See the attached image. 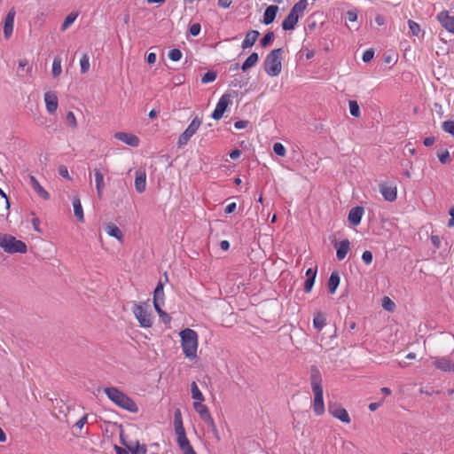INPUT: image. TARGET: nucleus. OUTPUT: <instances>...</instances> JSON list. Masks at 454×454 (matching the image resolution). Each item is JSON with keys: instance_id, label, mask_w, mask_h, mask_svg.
Masks as SVG:
<instances>
[{"instance_id": "nucleus-12", "label": "nucleus", "mask_w": 454, "mask_h": 454, "mask_svg": "<svg viewBox=\"0 0 454 454\" xmlns=\"http://www.w3.org/2000/svg\"><path fill=\"white\" fill-rule=\"evenodd\" d=\"M380 192L385 200L393 202L397 197V188L395 184L383 183L380 184Z\"/></svg>"}, {"instance_id": "nucleus-43", "label": "nucleus", "mask_w": 454, "mask_h": 454, "mask_svg": "<svg viewBox=\"0 0 454 454\" xmlns=\"http://www.w3.org/2000/svg\"><path fill=\"white\" fill-rule=\"evenodd\" d=\"M66 119H67V124L71 128L75 129L77 127V120H76L75 115H74V114L73 112H71V111L67 112Z\"/></svg>"}, {"instance_id": "nucleus-17", "label": "nucleus", "mask_w": 454, "mask_h": 454, "mask_svg": "<svg viewBox=\"0 0 454 454\" xmlns=\"http://www.w3.org/2000/svg\"><path fill=\"white\" fill-rule=\"evenodd\" d=\"M228 104H229L228 96L223 95L220 98L219 101L217 102L216 106L211 114V117L214 120H220L223 117L224 112L226 111Z\"/></svg>"}, {"instance_id": "nucleus-47", "label": "nucleus", "mask_w": 454, "mask_h": 454, "mask_svg": "<svg viewBox=\"0 0 454 454\" xmlns=\"http://www.w3.org/2000/svg\"><path fill=\"white\" fill-rule=\"evenodd\" d=\"M315 278L314 276L313 277H310V278H307L305 283H304V291L306 293H309L314 286V283H315Z\"/></svg>"}, {"instance_id": "nucleus-28", "label": "nucleus", "mask_w": 454, "mask_h": 454, "mask_svg": "<svg viewBox=\"0 0 454 454\" xmlns=\"http://www.w3.org/2000/svg\"><path fill=\"white\" fill-rule=\"evenodd\" d=\"M94 176H95L97 193H98V198H101L102 194H103V190L105 188L104 176L100 172V170L98 168L94 169Z\"/></svg>"}, {"instance_id": "nucleus-4", "label": "nucleus", "mask_w": 454, "mask_h": 454, "mask_svg": "<svg viewBox=\"0 0 454 454\" xmlns=\"http://www.w3.org/2000/svg\"><path fill=\"white\" fill-rule=\"evenodd\" d=\"M175 432L177 437V443L184 454H197L190 441L186 437L185 429L183 425L180 410H176L174 415Z\"/></svg>"}, {"instance_id": "nucleus-62", "label": "nucleus", "mask_w": 454, "mask_h": 454, "mask_svg": "<svg viewBox=\"0 0 454 454\" xmlns=\"http://www.w3.org/2000/svg\"><path fill=\"white\" fill-rule=\"evenodd\" d=\"M146 60L149 64H154L156 61V54L153 52H150L147 55Z\"/></svg>"}, {"instance_id": "nucleus-25", "label": "nucleus", "mask_w": 454, "mask_h": 454, "mask_svg": "<svg viewBox=\"0 0 454 454\" xmlns=\"http://www.w3.org/2000/svg\"><path fill=\"white\" fill-rule=\"evenodd\" d=\"M259 35H260V33L257 30L248 31L241 43L242 49L245 50V49L252 47L257 41Z\"/></svg>"}, {"instance_id": "nucleus-5", "label": "nucleus", "mask_w": 454, "mask_h": 454, "mask_svg": "<svg viewBox=\"0 0 454 454\" xmlns=\"http://www.w3.org/2000/svg\"><path fill=\"white\" fill-rule=\"evenodd\" d=\"M283 52L284 51L282 48H278L272 50L266 56L263 63V69L269 76L275 77L281 73Z\"/></svg>"}, {"instance_id": "nucleus-61", "label": "nucleus", "mask_w": 454, "mask_h": 454, "mask_svg": "<svg viewBox=\"0 0 454 454\" xmlns=\"http://www.w3.org/2000/svg\"><path fill=\"white\" fill-rule=\"evenodd\" d=\"M240 155H241V151L239 149H234L230 153V157L232 160H236V159L239 158Z\"/></svg>"}, {"instance_id": "nucleus-11", "label": "nucleus", "mask_w": 454, "mask_h": 454, "mask_svg": "<svg viewBox=\"0 0 454 454\" xmlns=\"http://www.w3.org/2000/svg\"><path fill=\"white\" fill-rule=\"evenodd\" d=\"M193 408L196 412L199 414L200 418L210 427L215 428V425L214 419L209 412L208 408L200 402L193 403Z\"/></svg>"}, {"instance_id": "nucleus-35", "label": "nucleus", "mask_w": 454, "mask_h": 454, "mask_svg": "<svg viewBox=\"0 0 454 454\" xmlns=\"http://www.w3.org/2000/svg\"><path fill=\"white\" fill-rule=\"evenodd\" d=\"M127 448L131 454H146L145 445H140L138 442L135 445H128Z\"/></svg>"}, {"instance_id": "nucleus-18", "label": "nucleus", "mask_w": 454, "mask_h": 454, "mask_svg": "<svg viewBox=\"0 0 454 454\" xmlns=\"http://www.w3.org/2000/svg\"><path fill=\"white\" fill-rule=\"evenodd\" d=\"M114 137L132 147L138 146L140 142L139 138L136 135L126 132H117L115 133Z\"/></svg>"}, {"instance_id": "nucleus-6", "label": "nucleus", "mask_w": 454, "mask_h": 454, "mask_svg": "<svg viewBox=\"0 0 454 454\" xmlns=\"http://www.w3.org/2000/svg\"><path fill=\"white\" fill-rule=\"evenodd\" d=\"M308 6L307 0H300L291 9L288 15L282 22V28L286 31L294 30L299 21V19L303 15Z\"/></svg>"}, {"instance_id": "nucleus-56", "label": "nucleus", "mask_w": 454, "mask_h": 454, "mask_svg": "<svg viewBox=\"0 0 454 454\" xmlns=\"http://www.w3.org/2000/svg\"><path fill=\"white\" fill-rule=\"evenodd\" d=\"M87 419H88V416L85 414L83 415L76 423H75V427L82 429L83 427V426L87 423Z\"/></svg>"}, {"instance_id": "nucleus-16", "label": "nucleus", "mask_w": 454, "mask_h": 454, "mask_svg": "<svg viewBox=\"0 0 454 454\" xmlns=\"http://www.w3.org/2000/svg\"><path fill=\"white\" fill-rule=\"evenodd\" d=\"M437 20L450 33L454 34V17L448 12H441L437 14Z\"/></svg>"}, {"instance_id": "nucleus-15", "label": "nucleus", "mask_w": 454, "mask_h": 454, "mask_svg": "<svg viewBox=\"0 0 454 454\" xmlns=\"http://www.w3.org/2000/svg\"><path fill=\"white\" fill-rule=\"evenodd\" d=\"M16 12L12 8L6 14L4 26V35L5 39H9L13 32L14 19Z\"/></svg>"}, {"instance_id": "nucleus-9", "label": "nucleus", "mask_w": 454, "mask_h": 454, "mask_svg": "<svg viewBox=\"0 0 454 454\" xmlns=\"http://www.w3.org/2000/svg\"><path fill=\"white\" fill-rule=\"evenodd\" d=\"M132 311L142 327L149 328L153 325L152 316L142 304H135Z\"/></svg>"}, {"instance_id": "nucleus-48", "label": "nucleus", "mask_w": 454, "mask_h": 454, "mask_svg": "<svg viewBox=\"0 0 454 454\" xmlns=\"http://www.w3.org/2000/svg\"><path fill=\"white\" fill-rule=\"evenodd\" d=\"M372 259H373V256H372V254L371 251H364L362 254V260L363 262L366 264V265H369L372 263Z\"/></svg>"}, {"instance_id": "nucleus-14", "label": "nucleus", "mask_w": 454, "mask_h": 454, "mask_svg": "<svg viewBox=\"0 0 454 454\" xmlns=\"http://www.w3.org/2000/svg\"><path fill=\"white\" fill-rule=\"evenodd\" d=\"M328 411L333 417L341 422L346 424L350 423V417L346 409L329 404Z\"/></svg>"}, {"instance_id": "nucleus-59", "label": "nucleus", "mask_w": 454, "mask_h": 454, "mask_svg": "<svg viewBox=\"0 0 454 454\" xmlns=\"http://www.w3.org/2000/svg\"><path fill=\"white\" fill-rule=\"evenodd\" d=\"M236 207H237V205L235 202L230 203L229 205L226 206L224 212L226 214H231L232 212L235 211Z\"/></svg>"}, {"instance_id": "nucleus-42", "label": "nucleus", "mask_w": 454, "mask_h": 454, "mask_svg": "<svg viewBox=\"0 0 454 454\" xmlns=\"http://www.w3.org/2000/svg\"><path fill=\"white\" fill-rule=\"evenodd\" d=\"M437 157L441 163L447 164L450 161V155L448 150H443L437 153Z\"/></svg>"}, {"instance_id": "nucleus-27", "label": "nucleus", "mask_w": 454, "mask_h": 454, "mask_svg": "<svg viewBox=\"0 0 454 454\" xmlns=\"http://www.w3.org/2000/svg\"><path fill=\"white\" fill-rule=\"evenodd\" d=\"M278 11V7L277 5H270L266 8L264 14H263V20L262 22L265 25L271 24L277 15V12Z\"/></svg>"}, {"instance_id": "nucleus-7", "label": "nucleus", "mask_w": 454, "mask_h": 454, "mask_svg": "<svg viewBox=\"0 0 454 454\" xmlns=\"http://www.w3.org/2000/svg\"><path fill=\"white\" fill-rule=\"evenodd\" d=\"M0 247L9 254L27 252V245L23 241L7 234L0 235Z\"/></svg>"}, {"instance_id": "nucleus-60", "label": "nucleus", "mask_w": 454, "mask_h": 454, "mask_svg": "<svg viewBox=\"0 0 454 454\" xmlns=\"http://www.w3.org/2000/svg\"><path fill=\"white\" fill-rule=\"evenodd\" d=\"M232 0H218V5L222 8H228L231 6Z\"/></svg>"}, {"instance_id": "nucleus-40", "label": "nucleus", "mask_w": 454, "mask_h": 454, "mask_svg": "<svg viewBox=\"0 0 454 454\" xmlns=\"http://www.w3.org/2000/svg\"><path fill=\"white\" fill-rule=\"evenodd\" d=\"M442 128L443 131L454 137V120H449L442 122Z\"/></svg>"}, {"instance_id": "nucleus-45", "label": "nucleus", "mask_w": 454, "mask_h": 454, "mask_svg": "<svg viewBox=\"0 0 454 454\" xmlns=\"http://www.w3.org/2000/svg\"><path fill=\"white\" fill-rule=\"evenodd\" d=\"M408 26H409V28L411 31L412 35H419V34L420 32V27L417 22L410 20H408Z\"/></svg>"}, {"instance_id": "nucleus-55", "label": "nucleus", "mask_w": 454, "mask_h": 454, "mask_svg": "<svg viewBox=\"0 0 454 454\" xmlns=\"http://www.w3.org/2000/svg\"><path fill=\"white\" fill-rule=\"evenodd\" d=\"M0 196H1L2 200H3V203H4V207H5V208L8 209L9 207H10V202H9V200L7 198V195L5 194V192L1 188H0Z\"/></svg>"}, {"instance_id": "nucleus-63", "label": "nucleus", "mask_w": 454, "mask_h": 454, "mask_svg": "<svg viewBox=\"0 0 454 454\" xmlns=\"http://www.w3.org/2000/svg\"><path fill=\"white\" fill-rule=\"evenodd\" d=\"M220 247L223 251H227L230 248V243L228 240H222L220 242Z\"/></svg>"}, {"instance_id": "nucleus-33", "label": "nucleus", "mask_w": 454, "mask_h": 454, "mask_svg": "<svg viewBox=\"0 0 454 454\" xmlns=\"http://www.w3.org/2000/svg\"><path fill=\"white\" fill-rule=\"evenodd\" d=\"M191 393L192 397L195 400V402L202 403L205 400L203 394L194 381L191 384Z\"/></svg>"}, {"instance_id": "nucleus-29", "label": "nucleus", "mask_w": 454, "mask_h": 454, "mask_svg": "<svg viewBox=\"0 0 454 454\" xmlns=\"http://www.w3.org/2000/svg\"><path fill=\"white\" fill-rule=\"evenodd\" d=\"M340 278L338 272H333L328 279V290L331 294H333L336 292V289L340 285Z\"/></svg>"}, {"instance_id": "nucleus-50", "label": "nucleus", "mask_w": 454, "mask_h": 454, "mask_svg": "<svg viewBox=\"0 0 454 454\" xmlns=\"http://www.w3.org/2000/svg\"><path fill=\"white\" fill-rule=\"evenodd\" d=\"M200 25L199 23H194L190 27L189 32L192 36H197L200 34Z\"/></svg>"}, {"instance_id": "nucleus-24", "label": "nucleus", "mask_w": 454, "mask_h": 454, "mask_svg": "<svg viewBox=\"0 0 454 454\" xmlns=\"http://www.w3.org/2000/svg\"><path fill=\"white\" fill-rule=\"evenodd\" d=\"M105 231L110 237L115 238L121 243L123 242V239H124L123 233L121 231V229L118 226H116L114 223H107L105 227Z\"/></svg>"}, {"instance_id": "nucleus-54", "label": "nucleus", "mask_w": 454, "mask_h": 454, "mask_svg": "<svg viewBox=\"0 0 454 454\" xmlns=\"http://www.w3.org/2000/svg\"><path fill=\"white\" fill-rule=\"evenodd\" d=\"M248 123H249L248 121L240 120L234 123V127L237 129H242L247 128Z\"/></svg>"}, {"instance_id": "nucleus-52", "label": "nucleus", "mask_w": 454, "mask_h": 454, "mask_svg": "<svg viewBox=\"0 0 454 454\" xmlns=\"http://www.w3.org/2000/svg\"><path fill=\"white\" fill-rule=\"evenodd\" d=\"M32 226H33V229L35 231L38 232V233H41L42 232V230L40 228V220L38 217H33L32 221Z\"/></svg>"}, {"instance_id": "nucleus-57", "label": "nucleus", "mask_w": 454, "mask_h": 454, "mask_svg": "<svg viewBox=\"0 0 454 454\" xmlns=\"http://www.w3.org/2000/svg\"><path fill=\"white\" fill-rule=\"evenodd\" d=\"M19 67L21 68L27 67V73H31V71H32V67H28V61L26 59L19 60Z\"/></svg>"}, {"instance_id": "nucleus-53", "label": "nucleus", "mask_w": 454, "mask_h": 454, "mask_svg": "<svg viewBox=\"0 0 454 454\" xmlns=\"http://www.w3.org/2000/svg\"><path fill=\"white\" fill-rule=\"evenodd\" d=\"M347 19L350 22H355L357 20V12L356 10H350L347 12Z\"/></svg>"}, {"instance_id": "nucleus-39", "label": "nucleus", "mask_w": 454, "mask_h": 454, "mask_svg": "<svg viewBox=\"0 0 454 454\" xmlns=\"http://www.w3.org/2000/svg\"><path fill=\"white\" fill-rule=\"evenodd\" d=\"M216 76L217 74L215 71H208L201 77V82L205 84L213 82L216 79Z\"/></svg>"}, {"instance_id": "nucleus-51", "label": "nucleus", "mask_w": 454, "mask_h": 454, "mask_svg": "<svg viewBox=\"0 0 454 454\" xmlns=\"http://www.w3.org/2000/svg\"><path fill=\"white\" fill-rule=\"evenodd\" d=\"M59 174L65 179L70 180L71 176L69 175L68 169L65 166H60L59 168Z\"/></svg>"}, {"instance_id": "nucleus-10", "label": "nucleus", "mask_w": 454, "mask_h": 454, "mask_svg": "<svg viewBox=\"0 0 454 454\" xmlns=\"http://www.w3.org/2000/svg\"><path fill=\"white\" fill-rule=\"evenodd\" d=\"M431 360L435 369L443 372L454 373V361L450 356H432Z\"/></svg>"}, {"instance_id": "nucleus-44", "label": "nucleus", "mask_w": 454, "mask_h": 454, "mask_svg": "<svg viewBox=\"0 0 454 454\" xmlns=\"http://www.w3.org/2000/svg\"><path fill=\"white\" fill-rule=\"evenodd\" d=\"M274 153L281 157H284L286 153V147L281 143H275L273 145Z\"/></svg>"}, {"instance_id": "nucleus-31", "label": "nucleus", "mask_w": 454, "mask_h": 454, "mask_svg": "<svg viewBox=\"0 0 454 454\" xmlns=\"http://www.w3.org/2000/svg\"><path fill=\"white\" fill-rule=\"evenodd\" d=\"M326 317L321 313L317 312L313 318V326L317 330L321 331L325 325Z\"/></svg>"}, {"instance_id": "nucleus-58", "label": "nucleus", "mask_w": 454, "mask_h": 454, "mask_svg": "<svg viewBox=\"0 0 454 454\" xmlns=\"http://www.w3.org/2000/svg\"><path fill=\"white\" fill-rule=\"evenodd\" d=\"M434 142H435V137L431 136V137H426L423 141V144L425 146L430 147L434 144Z\"/></svg>"}, {"instance_id": "nucleus-1", "label": "nucleus", "mask_w": 454, "mask_h": 454, "mask_svg": "<svg viewBox=\"0 0 454 454\" xmlns=\"http://www.w3.org/2000/svg\"><path fill=\"white\" fill-rule=\"evenodd\" d=\"M310 385L314 394L313 411L316 415L320 416L325 412V403L322 378L319 370L316 366H312L310 369Z\"/></svg>"}, {"instance_id": "nucleus-30", "label": "nucleus", "mask_w": 454, "mask_h": 454, "mask_svg": "<svg viewBox=\"0 0 454 454\" xmlns=\"http://www.w3.org/2000/svg\"><path fill=\"white\" fill-rule=\"evenodd\" d=\"M258 59L259 56L257 52L251 53L242 64L241 70L245 72L247 69L253 67L258 62Z\"/></svg>"}, {"instance_id": "nucleus-37", "label": "nucleus", "mask_w": 454, "mask_h": 454, "mask_svg": "<svg viewBox=\"0 0 454 454\" xmlns=\"http://www.w3.org/2000/svg\"><path fill=\"white\" fill-rule=\"evenodd\" d=\"M81 72L85 74L90 69V57L87 53L83 54L80 59Z\"/></svg>"}, {"instance_id": "nucleus-38", "label": "nucleus", "mask_w": 454, "mask_h": 454, "mask_svg": "<svg viewBox=\"0 0 454 454\" xmlns=\"http://www.w3.org/2000/svg\"><path fill=\"white\" fill-rule=\"evenodd\" d=\"M381 305L385 310L389 311V312L394 311V309L395 308V302L387 296H385L382 299Z\"/></svg>"}, {"instance_id": "nucleus-49", "label": "nucleus", "mask_w": 454, "mask_h": 454, "mask_svg": "<svg viewBox=\"0 0 454 454\" xmlns=\"http://www.w3.org/2000/svg\"><path fill=\"white\" fill-rule=\"evenodd\" d=\"M374 51L372 49L366 50L362 57L364 62L367 63L373 59Z\"/></svg>"}, {"instance_id": "nucleus-21", "label": "nucleus", "mask_w": 454, "mask_h": 454, "mask_svg": "<svg viewBox=\"0 0 454 454\" xmlns=\"http://www.w3.org/2000/svg\"><path fill=\"white\" fill-rule=\"evenodd\" d=\"M164 303V291H156L153 293V306L156 312L160 317L166 316L168 314L161 309V305Z\"/></svg>"}, {"instance_id": "nucleus-13", "label": "nucleus", "mask_w": 454, "mask_h": 454, "mask_svg": "<svg viewBox=\"0 0 454 454\" xmlns=\"http://www.w3.org/2000/svg\"><path fill=\"white\" fill-rule=\"evenodd\" d=\"M44 102L47 112L50 114H54L58 109L59 102L58 97L55 92L47 91L44 93Z\"/></svg>"}, {"instance_id": "nucleus-22", "label": "nucleus", "mask_w": 454, "mask_h": 454, "mask_svg": "<svg viewBox=\"0 0 454 454\" xmlns=\"http://www.w3.org/2000/svg\"><path fill=\"white\" fill-rule=\"evenodd\" d=\"M350 250V243L348 239H342L336 244V257L339 261H342Z\"/></svg>"}, {"instance_id": "nucleus-23", "label": "nucleus", "mask_w": 454, "mask_h": 454, "mask_svg": "<svg viewBox=\"0 0 454 454\" xmlns=\"http://www.w3.org/2000/svg\"><path fill=\"white\" fill-rule=\"evenodd\" d=\"M29 180L32 188L38 194L39 197L45 200L50 199L49 192L46 190H44V188L40 184L38 180L34 176H30Z\"/></svg>"}, {"instance_id": "nucleus-41", "label": "nucleus", "mask_w": 454, "mask_h": 454, "mask_svg": "<svg viewBox=\"0 0 454 454\" xmlns=\"http://www.w3.org/2000/svg\"><path fill=\"white\" fill-rule=\"evenodd\" d=\"M274 39V33L271 31L267 32L263 37L261 39V46L262 47H267L269 44L271 43V42Z\"/></svg>"}, {"instance_id": "nucleus-34", "label": "nucleus", "mask_w": 454, "mask_h": 454, "mask_svg": "<svg viewBox=\"0 0 454 454\" xmlns=\"http://www.w3.org/2000/svg\"><path fill=\"white\" fill-rule=\"evenodd\" d=\"M62 73L61 59L57 56L54 58L52 62L51 74L54 78L59 76Z\"/></svg>"}, {"instance_id": "nucleus-3", "label": "nucleus", "mask_w": 454, "mask_h": 454, "mask_svg": "<svg viewBox=\"0 0 454 454\" xmlns=\"http://www.w3.org/2000/svg\"><path fill=\"white\" fill-rule=\"evenodd\" d=\"M181 346L184 356L189 359H194L197 356L198 334L190 328L180 332Z\"/></svg>"}, {"instance_id": "nucleus-36", "label": "nucleus", "mask_w": 454, "mask_h": 454, "mask_svg": "<svg viewBox=\"0 0 454 454\" xmlns=\"http://www.w3.org/2000/svg\"><path fill=\"white\" fill-rule=\"evenodd\" d=\"M349 113L354 117H359L361 115L359 105L356 100L348 101Z\"/></svg>"}, {"instance_id": "nucleus-64", "label": "nucleus", "mask_w": 454, "mask_h": 454, "mask_svg": "<svg viewBox=\"0 0 454 454\" xmlns=\"http://www.w3.org/2000/svg\"><path fill=\"white\" fill-rule=\"evenodd\" d=\"M380 406V403H371L368 406L371 411H376Z\"/></svg>"}, {"instance_id": "nucleus-20", "label": "nucleus", "mask_w": 454, "mask_h": 454, "mask_svg": "<svg viewBox=\"0 0 454 454\" xmlns=\"http://www.w3.org/2000/svg\"><path fill=\"white\" fill-rule=\"evenodd\" d=\"M146 188V173L143 169L136 171L135 189L137 192L142 193Z\"/></svg>"}, {"instance_id": "nucleus-2", "label": "nucleus", "mask_w": 454, "mask_h": 454, "mask_svg": "<svg viewBox=\"0 0 454 454\" xmlns=\"http://www.w3.org/2000/svg\"><path fill=\"white\" fill-rule=\"evenodd\" d=\"M104 392L107 397L117 406L129 412H137L138 407L137 403L126 394L116 387H105Z\"/></svg>"}, {"instance_id": "nucleus-46", "label": "nucleus", "mask_w": 454, "mask_h": 454, "mask_svg": "<svg viewBox=\"0 0 454 454\" xmlns=\"http://www.w3.org/2000/svg\"><path fill=\"white\" fill-rule=\"evenodd\" d=\"M168 58L172 60V61H178L181 59L182 58V52L180 50L178 49H173L171 50L169 52H168Z\"/></svg>"}, {"instance_id": "nucleus-32", "label": "nucleus", "mask_w": 454, "mask_h": 454, "mask_svg": "<svg viewBox=\"0 0 454 454\" xmlns=\"http://www.w3.org/2000/svg\"><path fill=\"white\" fill-rule=\"evenodd\" d=\"M78 15H79L78 12H70L64 20V21L61 25V30L66 31L75 21Z\"/></svg>"}, {"instance_id": "nucleus-26", "label": "nucleus", "mask_w": 454, "mask_h": 454, "mask_svg": "<svg viewBox=\"0 0 454 454\" xmlns=\"http://www.w3.org/2000/svg\"><path fill=\"white\" fill-rule=\"evenodd\" d=\"M73 207H74V215L76 217L77 221L80 223L84 222V215L82 206L78 196L73 198Z\"/></svg>"}, {"instance_id": "nucleus-19", "label": "nucleus", "mask_w": 454, "mask_h": 454, "mask_svg": "<svg viewBox=\"0 0 454 454\" xmlns=\"http://www.w3.org/2000/svg\"><path fill=\"white\" fill-rule=\"evenodd\" d=\"M364 212V210L362 207L351 208L348 215L349 223L353 226H357L361 223Z\"/></svg>"}, {"instance_id": "nucleus-8", "label": "nucleus", "mask_w": 454, "mask_h": 454, "mask_svg": "<svg viewBox=\"0 0 454 454\" xmlns=\"http://www.w3.org/2000/svg\"><path fill=\"white\" fill-rule=\"evenodd\" d=\"M202 123V120L195 116L185 130L179 136L177 145L178 147H183L186 145L191 139V137L198 131L200 125Z\"/></svg>"}]
</instances>
